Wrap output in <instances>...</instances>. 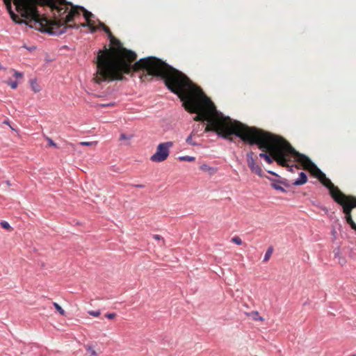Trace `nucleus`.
<instances>
[{
  "instance_id": "obj_33",
  "label": "nucleus",
  "mask_w": 356,
  "mask_h": 356,
  "mask_svg": "<svg viewBox=\"0 0 356 356\" xmlns=\"http://www.w3.org/2000/svg\"><path fill=\"white\" fill-rule=\"evenodd\" d=\"M350 356H356V355H350Z\"/></svg>"
},
{
  "instance_id": "obj_8",
  "label": "nucleus",
  "mask_w": 356,
  "mask_h": 356,
  "mask_svg": "<svg viewBox=\"0 0 356 356\" xmlns=\"http://www.w3.org/2000/svg\"><path fill=\"white\" fill-rule=\"evenodd\" d=\"M4 72L8 75V79L5 81V83L10 86L11 88L15 89L17 87L18 83L16 81H11L10 77H13L15 79L22 78V74L13 69L5 70Z\"/></svg>"
},
{
  "instance_id": "obj_26",
  "label": "nucleus",
  "mask_w": 356,
  "mask_h": 356,
  "mask_svg": "<svg viewBox=\"0 0 356 356\" xmlns=\"http://www.w3.org/2000/svg\"><path fill=\"white\" fill-rule=\"evenodd\" d=\"M3 124L8 125L13 131H17V130H15L10 124H9V122L8 120H4L3 122Z\"/></svg>"
},
{
  "instance_id": "obj_23",
  "label": "nucleus",
  "mask_w": 356,
  "mask_h": 356,
  "mask_svg": "<svg viewBox=\"0 0 356 356\" xmlns=\"http://www.w3.org/2000/svg\"><path fill=\"white\" fill-rule=\"evenodd\" d=\"M47 140L48 141L49 146H53V147H57V145L51 138L47 137Z\"/></svg>"
},
{
  "instance_id": "obj_18",
  "label": "nucleus",
  "mask_w": 356,
  "mask_h": 356,
  "mask_svg": "<svg viewBox=\"0 0 356 356\" xmlns=\"http://www.w3.org/2000/svg\"><path fill=\"white\" fill-rule=\"evenodd\" d=\"M271 186L275 190H277V191H280L282 192H286L285 189L282 186H281L279 184L272 183Z\"/></svg>"
},
{
  "instance_id": "obj_10",
  "label": "nucleus",
  "mask_w": 356,
  "mask_h": 356,
  "mask_svg": "<svg viewBox=\"0 0 356 356\" xmlns=\"http://www.w3.org/2000/svg\"><path fill=\"white\" fill-rule=\"evenodd\" d=\"M307 175L305 172H301L299 175V178L293 183V185L300 186V185L305 184V183H307Z\"/></svg>"
},
{
  "instance_id": "obj_9",
  "label": "nucleus",
  "mask_w": 356,
  "mask_h": 356,
  "mask_svg": "<svg viewBox=\"0 0 356 356\" xmlns=\"http://www.w3.org/2000/svg\"><path fill=\"white\" fill-rule=\"evenodd\" d=\"M81 26L89 27L91 32H95L99 29V26H96V22L94 20H92V19L86 21V23H82V24H68V29H72V28L79 29Z\"/></svg>"
},
{
  "instance_id": "obj_31",
  "label": "nucleus",
  "mask_w": 356,
  "mask_h": 356,
  "mask_svg": "<svg viewBox=\"0 0 356 356\" xmlns=\"http://www.w3.org/2000/svg\"><path fill=\"white\" fill-rule=\"evenodd\" d=\"M6 184H7L8 186H10V182H9L8 181H6Z\"/></svg>"
},
{
  "instance_id": "obj_5",
  "label": "nucleus",
  "mask_w": 356,
  "mask_h": 356,
  "mask_svg": "<svg viewBox=\"0 0 356 356\" xmlns=\"http://www.w3.org/2000/svg\"><path fill=\"white\" fill-rule=\"evenodd\" d=\"M173 145L174 143L172 141L159 143L156 147V152L151 156L150 161L155 163L165 161L170 154V149Z\"/></svg>"
},
{
  "instance_id": "obj_4",
  "label": "nucleus",
  "mask_w": 356,
  "mask_h": 356,
  "mask_svg": "<svg viewBox=\"0 0 356 356\" xmlns=\"http://www.w3.org/2000/svg\"><path fill=\"white\" fill-rule=\"evenodd\" d=\"M299 165L300 168L302 167L309 170L328 188L332 198L341 206L346 222L356 231V197L341 192L306 155L302 154Z\"/></svg>"
},
{
  "instance_id": "obj_7",
  "label": "nucleus",
  "mask_w": 356,
  "mask_h": 356,
  "mask_svg": "<svg viewBox=\"0 0 356 356\" xmlns=\"http://www.w3.org/2000/svg\"><path fill=\"white\" fill-rule=\"evenodd\" d=\"M247 163L252 172L257 175L259 177H263L264 172L261 166L257 163L254 158V153L250 152L246 155Z\"/></svg>"
},
{
  "instance_id": "obj_17",
  "label": "nucleus",
  "mask_w": 356,
  "mask_h": 356,
  "mask_svg": "<svg viewBox=\"0 0 356 356\" xmlns=\"http://www.w3.org/2000/svg\"><path fill=\"white\" fill-rule=\"evenodd\" d=\"M31 88L35 92L40 91V87L38 85L35 81H31Z\"/></svg>"
},
{
  "instance_id": "obj_20",
  "label": "nucleus",
  "mask_w": 356,
  "mask_h": 356,
  "mask_svg": "<svg viewBox=\"0 0 356 356\" xmlns=\"http://www.w3.org/2000/svg\"><path fill=\"white\" fill-rule=\"evenodd\" d=\"M232 241L236 245H241L243 243L241 238L239 236L233 237L232 238Z\"/></svg>"
},
{
  "instance_id": "obj_27",
  "label": "nucleus",
  "mask_w": 356,
  "mask_h": 356,
  "mask_svg": "<svg viewBox=\"0 0 356 356\" xmlns=\"http://www.w3.org/2000/svg\"><path fill=\"white\" fill-rule=\"evenodd\" d=\"M134 186L136 187V188H144V185H143V184H135V185H134Z\"/></svg>"
},
{
  "instance_id": "obj_3",
  "label": "nucleus",
  "mask_w": 356,
  "mask_h": 356,
  "mask_svg": "<svg viewBox=\"0 0 356 356\" xmlns=\"http://www.w3.org/2000/svg\"><path fill=\"white\" fill-rule=\"evenodd\" d=\"M18 12L14 19L19 22V15L33 22L35 29L51 35L66 32L68 24L83 12L86 21L94 15L81 6H74L66 0H14Z\"/></svg>"
},
{
  "instance_id": "obj_6",
  "label": "nucleus",
  "mask_w": 356,
  "mask_h": 356,
  "mask_svg": "<svg viewBox=\"0 0 356 356\" xmlns=\"http://www.w3.org/2000/svg\"><path fill=\"white\" fill-rule=\"evenodd\" d=\"M3 1L6 4V8L10 15V17L15 22H16L17 24H25L26 25H28L31 28L34 29V27L31 26L32 24H33V22H31V20L29 19H26L25 17H21L19 15V17H18L19 18V22L17 20V19H14V18H13L14 15L17 16V15L19 14L17 10L16 5L15 3L14 0H3Z\"/></svg>"
},
{
  "instance_id": "obj_22",
  "label": "nucleus",
  "mask_w": 356,
  "mask_h": 356,
  "mask_svg": "<svg viewBox=\"0 0 356 356\" xmlns=\"http://www.w3.org/2000/svg\"><path fill=\"white\" fill-rule=\"evenodd\" d=\"M88 314L92 316L98 317L100 315L101 312H100L99 310H98V311H89Z\"/></svg>"
},
{
  "instance_id": "obj_12",
  "label": "nucleus",
  "mask_w": 356,
  "mask_h": 356,
  "mask_svg": "<svg viewBox=\"0 0 356 356\" xmlns=\"http://www.w3.org/2000/svg\"><path fill=\"white\" fill-rule=\"evenodd\" d=\"M194 131H192L191 134L187 137L186 141L188 144L191 145H193V146H195L197 145V144L193 141V136H194Z\"/></svg>"
},
{
  "instance_id": "obj_25",
  "label": "nucleus",
  "mask_w": 356,
  "mask_h": 356,
  "mask_svg": "<svg viewBox=\"0 0 356 356\" xmlns=\"http://www.w3.org/2000/svg\"><path fill=\"white\" fill-rule=\"evenodd\" d=\"M153 238L156 240H162L163 243H164V239L160 235L155 234L153 236Z\"/></svg>"
},
{
  "instance_id": "obj_19",
  "label": "nucleus",
  "mask_w": 356,
  "mask_h": 356,
  "mask_svg": "<svg viewBox=\"0 0 356 356\" xmlns=\"http://www.w3.org/2000/svg\"><path fill=\"white\" fill-rule=\"evenodd\" d=\"M97 141L92 142H81L79 144L82 146H95L97 145Z\"/></svg>"
},
{
  "instance_id": "obj_13",
  "label": "nucleus",
  "mask_w": 356,
  "mask_h": 356,
  "mask_svg": "<svg viewBox=\"0 0 356 356\" xmlns=\"http://www.w3.org/2000/svg\"><path fill=\"white\" fill-rule=\"evenodd\" d=\"M273 248H271V247L267 250V251L265 254L264 258V262H267L269 260V259L270 258V257L273 254Z\"/></svg>"
},
{
  "instance_id": "obj_32",
  "label": "nucleus",
  "mask_w": 356,
  "mask_h": 356,
  "mask_svg": "<svg viewBox=\"0 0 356 356\" xmlns=\"http://www.w3.org/2000/svg\"><path fill=\"white\" fill-rule=\"evenodd\" d=\"M254 314L255 315H257V316H258V315H259L258 312H255Z\"/></svg>"
},
{
  "instance_id": "obj_30",
  "label": "nucleus",
  "mask_w": 356,
  "mask_h": 356,
  "mask_svg": "<svg viewBox=\"0 0 356 356\" xmlns=\"http://www.w3.org/2000/svg\"><path fill=\"white\" fill-rule=\"evenodd\" d=\"M114 104H115L114 103H110V104H107V106H114Z\"/></svg>"
},
{
  "instance_id": "obj_1",
  "label": "nucleus",
  "mask_w": 356,
  "mask_h": 356,
  "mask_svg": "<svg viewBox=\"0 0 356 356\" xmlns=\"http://www.w3.org/2000/svg\"><path fill=\"white\" fill-rule=\"evenodd\" d=\"M181 102L186 111L197 114L193 120L207 122L205 132L214 131L219 136L231 141L233 140L232 136L236 135L250 145H257L263 152L259 154V157L264 159L267 163L271 164L275 161L277 165L287 168L291 172L293 171V168L300 169L299 163L302 154L296 151L285 138L224 116L217 111L210 98L196 85H194Z\"/></svg>"
},
{
  "instance_id": "obj_28",
  "label": "nucleus",
  "mask_w": 356,
  "mask_h": 356,
  "mask_svg": "<svg viewBox=\"0 0 356 356\" xmlns=\"http://www.w3.org/2000/svg\"><path fill=\"white\" fill-rule=\"evenodd\" d=\"M127 137L126 136V135H125V134H122V135L120 136V139H121V140H122V139H127Z\"/></svg>"
},
{
  "instance_id": "obj_2",
  "label": "nucleus",
  "mask_w": 356,
  "mask_h": 356,
  "mask_svg": "<svg viewBox=\"0 0 356 356\" xmlns=\"http://www.w3.org/2000/svg\"><path fill=\"white\" fill-rule=\"evenodd\" d=\"M99 28L107 33L111 47L106 46L97 52L96 71L92 80L97 84L123 81L124 75L142 72L140 79L143 82L151 81L154 76L163 79L165 86L177 95L181 101L185 97L194 83L181 72L168 65L156 57L141 58L135 62L136 54L123 47L122 43L112 34L110 29L98 21Z\"/></svg>"
},
{
  "instance_id": "obj_11",
  "label": "nucleus",
  "mask_w": 356,
  "mask_h": 356,
  "mask_svg": "<svg viewBox=\"0 0 356 356\" xmlns=\"http://www.w3.org/2000/svg\"><path fill=\"white\" fill-rule=\"evenodd\" d=\"M200 169L203 172H208L210 175H212L216 172V169L209 166L206 163H203L200 166Z\"/></svg>"
},
{
  "instance_id": "obj_24",
  "label": "nucleus",
  "mask_w": 356,
  "mask_h": 356,
  "mask_svg": "<svg viewBox=\"0 0 356 356\" xmlns=\"http://www.w3.org/2000/svg\"><path fill=\"white\" fill-rule=\"evenodd\" d=\"M105 316L106 318H108V319H113L116 316V314L115 313L106 314L105 315Z\"/></svg>"
},
{
  "instance_id": "obj_15",
  "label": "nucleus",
  "mask_w": 356,
  "mask_h": 356,
  "mask_svg": "<svg viewBox=\"0 0 356 356\" xmlns=\"http://www.w3.org/2000/svg\"><path fill=\"white\" fill-rule=\"evenodd\" d=\"M55 309L59 312V314L62 316H65V310L56 302H54L53 303Z\"/></svg>"
},
{
  "instance_id": "obj_21",
  "label": "nucleus",
  "mask_w": 356,
  "mask_h": 356,
  "mask_svg": "<svg viewBox=\"0 0 356 356\" xmlns=\"http://www.w3.org/2000/svg\"><path fill=\"white\" fill-rule=\"evenodd\" d=\"M86 350L90 355L97 356L96 351L92 347L87 346Z\"/></svg>"
},
{
  "instance_id": "obj_29",
  "label": "nucleus",
  "mask_w": 356,
  "mask_h": 356,
  "mask_svg": "<svg viewBox=\"0 0 356 356\" xmlns=\"http://www.w3.org/2000/svg\"><path fill=\"white\" fill-rule=\"evenodd\" d=\"M255 319H256V320H259V321H264L263 318H262V317H261V316H259V318H255Z\"/></svg>"
},
{
  "instance_id": "obj_14",
  "label": "nucleus",
  "mask_w": 356,
  "mask_h": 356,
  "mask_svg": "<svg viewBox=\"0 0 356 356\" xmlns=\"http://www.w3.org/2000/svg\"><path fill=\"white\" fill-rule=\"evenodd\" d=\"M1 227L8 232H13V227L9 225V223L6 221H1Z\"/></svg>"
},
{
  "instance_id": "obj_16",
  "label": "nucleus",
  "mask_w": 356,
  "mask_h": 356,
  "mask_svg": "<svg viewBox=\"0 0 356 356\" xmlns=\"http://www.w3.org/2000/svg\"><path fill=\"white\" fill-rule=\"evenodd\" d=\"M179 159L180 161L192 162V161H194L195 160V158L194 156H180L179 158Z\"/></svg>"
}]
</instances>
